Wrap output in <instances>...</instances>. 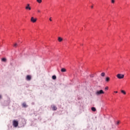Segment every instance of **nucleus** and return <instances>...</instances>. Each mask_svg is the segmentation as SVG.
I'll use <instances>...</instances> for the list:
<instances>
[{
    "instance_id": "obj_12",
    "label": "nucleus",
    "mask_w": 130,
    "mask_h": 130,
    "mask_svg": "<svg viewBox=\"0 0 130 130\" xmlns=\"http://www.w3.org/2000/svg\"><path fill=\"white\" fill-rule=\"evenodd\" d=\"M22 107H28V106H27V105L25 103H23L22 104Z\"/></svg>"
},
{
    "instance_id": "obj_10",
    "label": "nucleus",
    "mask_w": 130,
    "mask_h": 130,
    "mask_svg": "<svg viewBox=\"0 0 130 130\" xmlns=\"http://www.w3.org/2000/svg\"><path fill=\"white\" fill-rule=\"evenodd\" d=\"M61 72H62V73H64L67 72V70H66L64 68H62L61 69Z\"/></svg>"
},
{
    "instance_id": "obj_7",
    "label": "nucleus",
    "mask_w": 130,
    "mask_h": 130,
    "mask_svg": "<svg viewBox=\"0 0 130 130\" xmlns=\"http://www.w3.org/2000/svg\"><path fill=\"white\" fill-rule=\"evenodd\" d=\"M52 110H57V108L54 105L52 106Z\"/></svg>"
},
{
    "instance_id": "obj_5",
    "label": "nucleus",
    "mask_w": 130,
    "mask_h": 130,
    "mask_svg": "<svg viewBox=\"0 0 130 130\" xmlns=\"http://www.w3.org/2000/svg\"><path fill=\"white\" fill-rule=\"evenodd\" d=\"M26 10H29V11H30L31 7H30V4H27L26 7H25Z\"/></svg>"
},
{
    "instance_id": "obj_20",
    "label": "nucleus",
    "mask_w": 130,
    "mask_h": 130,
    "mask_svg": "<svg viewBox=\"0 0 130 130\" xmlns=\"http://www.w3.org/2000/svg\"><path fill=\"white\" fill-rule=\"evenodd\" d=\"M105 90L106 91H107V90H108V86L106 87L105 88Z\"/></svg>"
},
{
    "instance_id": "obj_23",
    "label": "nucleus",
    "mask_w": 130,
    "mask_h": 130,
    "mask_svg": "<svg viewBox=\"0 0 130 130\" xmlns=\"http://www.w3.org/2000/svg\"><path fill=\"white\" fill-rule=\"evenodd\" d=\"M114 93H118L117 91H114Z\"/></svg>"
},
{
    "instance_id": "obj_11",
    "label": "nucleus",
    "mask_w": 130,
    "mask_h": 130,
    "mask_svg": "<svg viewBox=\"0 0 130 130\" xmlns=\"http://www.w3.org/2000/svg\"><path fill=\"white\" fill-rule=\"evenodd\" d=\"M58 41H59V42H61V41H62V38H61L60 37H58Z\"/></svg>"
},
{
    "instance_id": "obj_27",
    "label": "nucleus",
    "mask_w": 130,
    "mask_h": 130,
    "mask_svg": "<svg viewBox=\"0 0 130 130\" xmlns=\"http://www.w3.org/2000/svg\"><path fill=\"white\" fill-rule=\"evenodd\" d=\"M91 9H93V6H91Z\"/></svg>"
},
{
    "instance_id": "obj_6",
    "label": "nucleus",
    "mask_w": 130,
    "mask_h": 130,
    "mask_svg": "<svg viewBox=\"0 0 130 130\" xmlns=\"http://www.w3.org/2000/svg\"><path fill=\"white\" fill-rule=\"evenodd\" d=\"M26 80H27V81H30V80H31V76H30V75H27V76H26Z\"/></svg>"
},
{
    "instance_id": "obj_17",
    "label": "nucleus",
    "mask_w": 130,
    "mask_h": 130,
    "mask_svg": "<svg viewBox=\"0 0 130 130\" xmlns=\"http://www.w3.org/2000/svg\"><path fill=\"white\" fill-rule=\"evenodd\" d=\"M53 80H56V76L55 75H54L52 76Z\"/></svg>"
},
{
    "instance_id": "obj_16",
    "label": "nucleus",
    "mask_w": 130,
    "mask_h": 130,
    "mask_svg": "<svg viewBox=\"0 0 130 130\" xmlns=\"http://www.w3.org/2000/svg\"><path fill=\"white\" fill-rule=\"evenodd\" d=\"M101 76L102 77H105V73H102L101 74Z\"/></svg>"
},
{
    "instance_id": "obj_9",
    "label": "nucleus",
    "mask_w": 130,
    "mask_h": 130,
    "mask_svg": "<svg viewBox=\"0 0 130 130\" xmlns=\"http://www.w3.org/2000/svg\"><path fill=\"white\" fill-rule=\"evenodd\" d=\"M109 81H110V78H109V77H107L106 78V82L108 83V82H109Z\"/></svg>"
},
{
    "instance_id": "obj_8",
    "label": "nucleus",
    "mask_w": 130,
    "mask_h": 130,
    "mask_svg": "<svg viewBox=\"0 0 130 130\" xmlns=\"http://www.w3.org/2000/svg\"><path fill=\"white\" fill-rule=\"evenodd\" d=\"M1 60L3 62H7V59H6V58H2Z\"/></svg>"
},
{
    "instance_id": "obj_1",
    "label": "nucleus",
    "mask_w": 130,
    "mask_h": 130,
    "mask_svg": "<svg viewBox=\"0 0 130 130\" xmlns=\"http://www.w3.org/2000/svg\"><path fill=\"white\" fill-rule=\"evenodd\" d=\"M104 93L105 92L103 91V90H97L95 92V95L99 96V95H101Z\"/></svg>"
},
{
    "instance_id": "obj_13",
    "label": "nucleus",
    "mask_w": 130,
    "mask_h": 130,
    "mask_svg": "<svg viewBox=\"0 0 130 130\" xmlns=\"http://www.w3.org/2000/svg\"><path fill=\"white\" fill-rule=\"evenodd\" d=\"M121 93H122V94H124V95H125V94H126V92L123 90H121Z\"/></svg>"
},
{
    "instance_id": "obj_14",
    "label": "nucleus",
    "mask_w": 130,
    "mask_h": 130,
    "mask_svg": "<svg viewBox=\"0 0 130 130\" xmlns=\"http://www.w3.org/2000/svg\"><path fill=\"white\" fill-rule=\"evenodd\" d=\"M37 2L38 3V4H41L42 3V0H37Z\"/></svg>"
},
{
    "instance_id": "obj_25",
    "label": "nucleus",
    "mask_w": 130,
    "mask_h": 130,
    "mask_svg": "<svg viewBox=\"0 0 130 130\" xmlns=\"http://www.w3.org/2000/svg\"><path fill=\"white\" fill-rule=\"evenodd\" d=\"M114 125H112V128H114Z\"/></svg>"
},
{
    "instance_id": "obj_22",
    "label": "nucleus",
    "mask_w": 130,
    "mask_h": 130,
    "mask_svg": "<svg viewBox=\"0 0 130 130\" xmlns=\"http://www.w3.org/2000/svg\"><path fill=\"white\" fill-rule=\"evenodd\" d=\"M49 21H50V22H51L52 21V20L51 19V17H50Z\"/></svg>"
},
{
    "instance_id": "obj_26",
    "label": "nucleus",
    "mask_w": 130,
    "mask_h": 130,
    "mask_svg": "<svg viewBox=\"0 0 130 130\" xmlns=\"http://www.w3.org/2000/svg\"><path fill=\"white\" fill-rule=\"evenodd\" d=\"M2 98V95H0V99Z\"/></svg>"
},
{
    "instance_id": "obj_15",
    "label": "nucleus",
    "mask_w": 130,
    "mask_h": 130,
    "mask_svg": "<svg viewBox=\"0 0 130 130\" xmlns=\"http://www.w3.org/2000/svg\"><path fill=\"white\" fill-rule=\"evenodd\" d=\"M92 111H96V108L95 107L91 108Z\"/></svg>"
},
{
    "instance_id": "obj_3",
    "label": "nucleus",
    "mask_w": 130,
    "mask_h": 130,
    "mask_svg": "<svg viewBox=\"0 0 130 130\" xmlns=\"http://www.w3.org/2000/svg\"><path fill=\"white\" fill-rule=\"evenodd\" d=\"M118 79H123L124 78V75L121 74H118L116 75Z\"/></svg>"
},
{
    "instance_id": "obj_21",
    "label": "nucleus",
    "mask_w": 130,
    "mask_h": 130,
    "mask_svg": "<svg viewBox=\"0 0 130 130\" xmlns=\"http://www.w3.org/2000/svg\"><path fill=\"white\" fill-rule=\"evenodd\" d=\"M120 122L119 121H118L117 122L116 124H117V125H118V124H119Z\"/></svg>"
},
{
    "instance_id": "obj_19",
    "label": "nucleus",
    "mask_w": 130,
    "mask_h": 130,
    "mask_svg": "<svg viewBox=\"0 0 130 130\" xmlns=\"http://www.w3.org/2000/svg\"><path fill=\"white\" fill-rule=\"evenodd\" d=\"M111 3L112 4H114V3H115V0H112Z\"/></svg>"
},
{
    "instance_id": "obj_2",
    "label": "nucleus",
    "mask_w": 130,
    "mask_h": 130,
    "mask_svg": "<svg viewBox=\"0 0 130 130\" xmlns=\"http://www.w3.org/2000/svg\"><path fill=\"white\" fill-rule=\"evenodd\" d=\"M13 125L14 127H17L19 125V122L16 120H13Z\"/></svg>"
},
{
    "instance_id": "obj_18",
    "label": "nucleus",
    "mask_w": 130,
    "mask_h": 130,
    "mask_svg": "<svg viewBox=\"0 0 130 130\" xmlns=\"http://www.w3.org/2000/svg\"><path fill=\"white\" fill-rule=\"evenodd\" d=\"M14 47H18V44L15 43L13 45Z\"/></svg>"
},
{
    "instance_id": "obj_24",
    "label": "nucleus",
    "mask_w": 130,
    "mask_h": 130,
    "mask_svg": "<svg viewBox=\"0 0 130 130\" xmlns=\"http://www.w3.org/2000/svg\"><path fill=\"white\" fill-rule=\"evenodd\" d=\"M38 12H39V13H40V10H38Z\"/></svg>"
},
{
    "instance_id": "obj_4",
    "label": "nucleus",
    "mask_w": 130,
    "mask_h": 130,
    "mask_svg": "<svg viewBox=\"0 0 130 130\" xmlns=\"http://www.w3.org/2000/svg\"><path fill=\"white\" fill-rule=\"evenodd\" d=\"M30 21L32 22V23H35L36 21H37V19L34 18V17H32L31 18Z\"/></svg>"
}]
</instances>
